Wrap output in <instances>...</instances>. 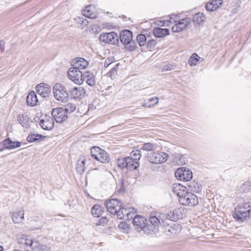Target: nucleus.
Returning <instances> with one entry per match:
<instances>
[{
  "mask_svg": "<svg viewBox=\"0 0 251 251\" xmlns=\"http://www.w3.org/2000/svg\"><path fill=\"white\" fill-rule=\"evenodd\" d=\"M132 33L129 30L122 31L120 35L121 42L126 46V50L132 51L137 48L136 43L132 40Z\"/></svg>",
  "mask_w": 251,
  "mask_h": 251,
  "instance_id": "nucleus-2",
  "label": "nucleus"
},
{
  "mask_svg": "<svg viewBox=\"0 0 251 251\" xmlns=\"http://www.w3.org/2000/svg\"><path fill=\"white\" fill-rule=\"evenodd\" d=\"M82 77L83 82L85 80L91 86L96 84V78L94 75L90 72H84Z\"/></svg>",
  "mask_w": 251,
  "mask_h": 251,
  "instance_id": "nucleus-22",
  "label": "nucleus"
},
{
  "mask_svg": "<svg viewBox=\"0 0 251 251\" xmlns=\"http://www.w3.org/2000/svg\"><path fill=\"white\" fill-rule=\"evenodd\" d=\"M22 145V143L19 141H12L9 138H7L3 141V146L6 149H14L20 147Z\"/></svg>",
  "mask_w": 251,
  "mask_h": 251,
  "instance_id": "nucleus-23",
  "label": "nucleus"
},
{
  "mask_svg": "<svg viewBox=\"0 0 251 251\" xmlns=\"http://www.w3.org/2000/svg\"><path fill=\"white\" fill-rule=\"evenodd\" d=\"M63 109H64L67 114L71 113L75 110L76 106L72 103H68L63 107Z\"/></svg>",
  "mask_w": 251,
  "mask_h": 251,
  "instance_id": "nucleus-43",
  "label": "nucleus"
},
{
  "mask_svg": "<svg viewBox=\"0 0 251 251\" xmlns=\"http://www.w3.org/2000/svg\"><path fill=\"white\" fill-rule=\"evenodd\" d=\"M29 120L28 117L24 114L20 115L18 117V121L19 123L25 128H28L29 127Z\"/></svg>",
  "mask_w": 251,
  "mask_h": 251,
  "instance_id": "nucleus-34",
  "label": "nucleus"
},
{
  "mask_svg": "<svg viewBox=\"0 0 251 251\" xmlns=\"http://www.w3.org/2000/svg\"><path fill=\"white\" fill-rule=\"evenodd\" d=\"M68 90L62 84L56 83L53 87V93L55 99L60 102H66L69 100Z\"/></svg>",
  "mask_w": 251,
  "mask_h": 251,
  "instance_id": "nucleus-3",
  "label": "nucleus"
},
{
  "mask_svg": "<svg viewBox=\"0 0 251 251\" xmlns=\"http://www.w3.org/2000/svg\"><path fill=\"white\" fill-rule=\"evenodd\" d=\"M174 66H175L173 65L168 64L167 65L164 66L163 67L162 71H168L173 70L175 68Z\"/></svg>",
  "mask_w": 251,
  "mask_h": 251,
  "instance_id": "nucleus-52",
  "label": "nucleus"
},
{
  "mask_svg": "<svg viewBox=\"0 0 251 251\" xmlns=\"http://www.w3.org/2000/svg\"><path fill=\"white\" fill-rule=\"evenodd\" d=\"M37 247H35L34 250H37L38 251H50V247L47 245H41L38 242V246Z\"/></svg>",
  "mask_w": 251,
  "mask_h": 251,
  "instance_id": "nucleus-46",
  "label": "nucleus"
},
{
  "mask_svg": "<svg viewBox=\"0 0 251 251\" xmlns=\"http://www.w3.org/2000/svg\"><path fill=\"white\" fill-rule=\"evenodd\" d=\"M109 221L107 217H101L99 221V222L97 223V225H102L104 226Z\"/></svg>",
  "mask_w": 251,
  "mask_h": 251,
  "instance_id": "nucleus-49",
  "label": "nucleus"
},
{
  "mask_svg": "<svg viewBox=\"0 0 251 251\" xmlns=\"http://www.w3.org/2000/svg\"><path fill=\"white\" fill-rule=\"evenodd\" d=\"M156 148L157 146L155 144H153L149 142L143 144L140 149L143 151H154L156 150Z\"/></svg>",
  "mask_w": 251,
  "mask_h": 251,
  "instance_id": "nucleus-38",
  "label": "nucleus"
},
{
  "mask_svg": "<svg viewBox=\"0 0 251 251\" xmlns=\"http://www.w3.org/2000/svg\"><path fill=\"white\" fill-rule=\"evenodd\" d=\"M103 211V208L99 204L94 205L91 209L92 214L95 217H99Z\"/></svg>",
  "mask_w": 251,
  "mask_h": 251,
  "instance_id": "nucleus-35",
  "label": "nucleus"
},
{
  "mask_svg": "<svg viewBox=\"0 0 251 251\" xmlns=\"http://www.w3.org/2000/svg\"><path fill=\"white\" fill-rule=\"evenodd\" d=\"M157 44V41L155 39H151L147 43V47L150 50L152 49Z\"/></svg>",
  "mask_w": 251,
  "mask_h": 251,
  "instance_id": "nucleus-48",
  "label": "nucleus"
},
{
  "mask_svg": "<svg viewBox=\"0 0 251 251\" xmlns=\"http://www.w3.org/2000/svg\"><path fill=\"white\" fill-rule=\"evenodd\" d=\"M102 150L99 147H93L91 149V154L93 158L96 159L98 158V154Z\"/></svg>",
  "mask_w": 251,
  "mask_h": 251,
  "instance_id": "nucleus-45",
  "label": "nucleus"
},
{
  "mask_svg": "<svg viewBox=\"0 0 251 251\" xmlns=\"http://www.w3.org/2000/svg\"><path fill=\"white\" fill-rule=\"evenodd\" d=\"M146 221V219L144 217L137 215L133 218L132 223L135 228L138 231H140L142 230H144V229L147 228L146 227L147 223L145 222Z\"/></svg>",
  "mask_w": 251,
  "mask_h": 251,
  "instance_id": "nucleus-14",
  "label": "nucleus"
},
{
  "mask_svg": "<svg viewBox=\"0 0 251 251\" xmlns=\"http://www.w3.org/2000/svg\"><path fill=\"white\" fill-rule=\"evenodd\" d=\"M4 50V42L3 41H0V52H3Z\"/></svg>",
  "mask_w": 251,
  "mask_h": 251,
  "instance_id": "nucleus-54",
  "label": "nucleus"
},
{
  "mask_svg": "<svg viewBox=\"0 0 251 251\" xmlns=\"http://www.w3.org/2000/svg\"><path fill=\"white\" fill-rule=\"evenodd\" d=\"M170 31L167 28H162L161 27H156L153 30V34L158 38H163L169 35Z\"/></svg>",
  "mask_w": 251,
  "mask_h": 251,
  "instance_id": "nucleus-26",
  "label": "nucleus"
},
{
  "mask_svg": "<svg viewBox=\"0 0 251 251\" xmlns=\"http://www.w3.org/2000/svg\"><path fill=\"white\" fill-rule=\"evenodd\" d=\"M18 243L21 246V248L27 249L28 248L35 249L38 246V242L34 241L31 237L27 236H24L18 239Z\"/></svg>",
  "mask_w": 251,
  "mask_h": 251,
  "instance_id": "nucleus-10",
  "label": "nucleus"
},
{
  "mask_svg": "<svg viewBox=\"0 0 251 251\" xmlns=\"http://www.w3.org/2000/svg\"><path fill=\"white\" fill-rule=\"evenodd\" d=\"M37 251V250H34V249H32V251Z\"/></svg>",
  "mask_w": 251,
  "mask_h": 251,
  "instance_id": "nucleus-60",
  "label": "nucleus"
},
{
  "mask_svg": "<svg viewBox=\"0 0 251 251\" xmlns=\"http://www.w3.org/2000/svg\"><path fill=\"white\" fill-rule=\"evenodd\" d=\"M168 154L164 152H151L148 155V160L151 163L159 164L167 160Z\"/></svg>",
  "mask_w": 251,
  "mask_h": 251,
  "instance_id": "nucleus-6",
  "label": "nucleus"
},
{
  "mask_svg": "<svg viewBox=\"0 0 251 251\" xmlns=\"http://www.w3.org/2000/svg\"><path fill=\"white\" fill-rule=\"evenodd\" d=\"M200 57L196 53L193 54L188 60V64L192 66L197 65Z\"/></svg>",
  "mask_w": 251,
  "mask_h": 251,
  "instance_id": "nucleus-41",
  "label": "nucleus"
},
{
  "mask_svg": "<svg viewBox=\"0 0 251 251\" xmlns=\"http://www.w3.org/2000/svg\"><path fill=\"white\" fill-rule=\"evenodd\" d=\"M130 158L138 161L142 156L141 151L139 150L133 151L130 153Z\"/></svg>",
  "mask_w": 251,
  "mask_h": 251,
  "instance_id": "nucleus-44",
  "label": "nucleus"
},
{
  "mask_svg": "<svg viewBox=\"0 0 251 251\" xmlns=\"http://www.w3.org/2000/svg\"><path fill=\"white\" fill-rule=\"evenodd\" d=\"M146 227H147V228L144 229V231L145 233L148 234H155L158 232V230L157 229L158 227L153 226L152 225H148V224H147Z\"/></svg>",
  "mask_w": 251,
  "mask_h": 251,
  "instance_id": "nucleus-39",
  "label": "nucleus"
},
{
  "mask_svg": "<svg viewBox=\"0 0 251 251\" xmlns=\"http://www.w3.org/2000/svg\"><path fill=\"white\" fill-rule=\"evenodd\" d=\"M178 201L180 204L190 207L196 206L199 203L197 196L188 191L182 198L178 199Z\"/></svg>",
  "mask_w": 251,
  "mask_h": 251,
  "instance_id": "nucleus-5",
  "label": "nucleus"
},
{
  "mask_svg": "<svg viewBox=\"0 0 251 251\" xmlns=\"http://www.w3.org/2000/svg\"><path fill=\"white\" fill-rule=\"evenodd\" d=\"M233 217L239 223L251 218V206L248 202L238 205L235 208Z\"/></svg>",
  "mask_w": 251,
  "mask_h": 251,
  "instance_id": "nucleus-1",
  "label": "nucleus"
},
{
  "mask_svg": "<svg viewBox=\"0 0 251 251\" xmlns=\"http://www.w3.org/2000/svg\"><path fill=\"white\" fill-rule=\"evenodd\" d=\"M119 227L124 229H126L128 228V225L126 222H122L119 224Z\"/></svg>",
  "mask_w": 251,
  "mask_h": 251,
  "instance_id": "nucleus-53",
  "label": "nucleus"
},
{
  "mask_svg": "<svg viewBox=\"0 0 251 251\" xmlns=\"http://www.w3.org/2000/svg\"><path fill=\"white\" fill-rule=\"evenodd\" d=\"M38 101L37 95L34 91H31L27 96L26 102L27 105L33 106Z\"/></svg>",
  "mask_w": 251,
  "mask_h": 251,
  "instance_id": "nucleus-28",
  "label": "nucleus"
},
{
  "mask_svg": "<svg viewBox=\"0 0 251 251\" xmlns=\"http://www.w3.org/2000/svg\"><path fill=\"white\" fill-rule=\"evenodd\" d=\"M117 164L121 169L126 168L130 171L135 170L139 167L138 161L133 160L130 157L118 159Z\"/></svg>",
  "mask_w": 251,
  "mask_h": 251,
  "instance_id": "nucleus-4",
  "label": "nucleus"
},
{
  "mask_svg": "<svg viewBox=\"0 0 251 251\" xmlns=\"http://www.w3.org/2000/svg\"><path fill=\"white\" fill-rule=\"evenodd\" d=\"M70 93V96L74 99H81L84 97L85 90L82 87H75L72 90H68Z\"/></svg>",
  "mask_w": 251,
  "mask_h": 251,
  "instance_id": "nucleus-17",
  "label": "nucleus"
},
{
  "mask_svg": "<svg viewBox=\"0 0 251 251\" xmlns=\"http://www.w3.org/2000/svg\"><path fill=\"white\" fill-rule=\"evenodd\" d=\"M136 40L139 46L142 47L145 45L147 41V38L144 34H140L137 36Z\"/></svg>",
  "mask_w": 251,
  "mask_h": 251,
  "instance_id": "nucleus-42",
  "label": "nucleus"
},
{
  "mask_svg": "<svg viewBox=\"0 0 251 251\" xmlns=\"http://www.w3.org/2000/svg\"><path fill=\"white\" fill-rule=\"evenodd\" d=\"M83 73L77 68L72 67L68 71V77L75 84H81L83 83Z\"/></svg>",
  "mask_w": 251,
  "mask_h": 251,
  "instance_id": "nucleus-7",
  "label": "nucleus"
},
{
  "mask_svg": "<svg viewBox=\"0 0 251 251\" xmlns=\"http://www.w3.org/2000/svg\"><path fill=\"white\" fill-rule=\"evenodd\" d=\"M183 217V210L181 208H176L168 212L167 218L173 221H176Z\"/></svg>",
  "mask_w": 251,
  "mask_h": 251,
  "instance_id": "nucleus-19",
  "label": "nucleus"
},
{
  "mask_svg": "<svg viewBox=\"0 0 251 251\" xmlns=\"http://www.w3.org/2000/svg\"><path fill=\"white\" fill-rule=\"evenodd\" d=\"M175 176L179 180L188 181L192 178L193 174L191 171L186 168L181 167L176 170Z\"/></svg>",
  "mask_w": 251,
  "mask_h": 251,
  "instance_id": "nucleus-9",
  "label": "nucleus"
},
{
  "mask_svg": "<svg viewBox=\"0 0 251 251\" xmlns=\"http://www.w3.org/2000/svg\"><path fill=\"white\" fill-rule=\"evenodd\" d=\"M244 185L247 186L249 187V189L251 190V181L247 182Z\"/></svg>",
  "mask_w": 251,
  "mask_h": 251,
  "instance_id": "nucleus-56",
  "label": "nucleus"
},
{
  "mask_svg": "<svg viewBox=\"0 0 251 251\" xmlns=\"http://www.w3.org/2000/svg\"><path fill=\"white\" fill-rule=\"evenodd\" d=\"M181 229V227L180 225L174 224L166 230L165 233L166 236L169 238H173L177 235L180 233Z\"/></svg>",
  "mask_w": 251,
  "mask_h": 251,
  "instance_id": "nucleus-21",
  "label": "nucleus"
},
{
  "mask_svg": "<svg viewBox=\"0 0 251 251\" xmlns=\"http://www.w3.org/2000/svg\"><path fill=\"white\" fill-rule=\"evenodd\" d=\"M149 222L151 225L158 227L160 225V221L153 213H151L149 218Z\"/></svg>",
  "mask_w": 251,
  "mask_h": 251,
  "instance_id": "nucleus-40",
  "label": "nucleus"
},
{
  "mask_svg": "<svg viewBox=\"0 0 251 251\" xmlns=\"http://www.w3.org/2000/svg\"><path fill=\"white\" fill-rule=\"evenodd\" d=\"M94 8L91 5L86 7L83 12V15L89 19H95L97 17V13L94 11Z\"/></svg>",
  "mask_w": 251,
  "mask_h": 251,
  "instance_id": "nucleus-29",
  "label": "nucleus"
},
{
  "mask_svg": "<svg viewBox=\"0 0 251 251\" xmlns=\"http://www.w3.org/2000/svg\"><path fill=\"white\" fill-rule=\"evenodd\" d=\"M148 101L151 105V107L157 104L158 103V99L157 97H153L150 98Z\"/></svg>",
  "mask_w": 251,
  "mask_h": 251,
  "instance_id": "nucleus-50",
  "label": "nucleus"
},
{
  "mask_svg": "<svg viewBox=\"0 0 251 251\" xmlns=\"http://www.w3.org/2000/svg\"><path fill=\"white\" fill-rule=\"evenodd\" d=\"M191 20L186 18L182 19L179 22L173 26L172 30L173 32H179L186 29L190 25Z\"/></svg>",
  "mask_w": 251,
  "mask_h": 251,
  "instance_id": "nucleus-15",
  "label": "nucleus"
},
{
  "mask_svg": "<svg viewBox=\"0 0 251 251\" xmlns=\"http://www.w3.org/2000/svg\"><path fill=\"white\" fill-rule=\"evenodd\" d=\"M51 115L57 123H61L68 119L67 113L63 107L54 108L52 110Z\"/></svg>",
  "mask_w": 251,
  "mask_h": 251,
  "instance_id": "nucleus-12",
  "label": "nucleus"
},
{
  "mask_svg": "<svg viewBox=\"0 0 251 251\" xmlns=\"http://www.w3.org/2000/svg\"><path fill=\"white\" fill-rule=\"evenodd\" d=\"M45 137L39 134H30L27 137V140L29 142H34L40 141Z\"/></svg>",
  "mask_w": 251,
  "mask_h": 251,
  "instance_id": "nucleus-36",
  "label": "nucleus"
},
{
  "mask_svg": "<svg viewBox=\"0 0 251 251\" xmlns=\"http://www.w3.org/2000/svg\"><path fill=\"white\" fill-rule=\"evenodd\" d=\"M187 190L186 187L180 184L175 183L173 185V193L178 197V199L182 198L187 193Z\"/></svg>",
  "mask_w": 251,
  "mask_h": 251,
  "instance_id": "nucleus-20",
  "label": "nucleus"
},
{
  "mask_svg": "<svg viewBox=\"0 0 251 251\" xmlns=\"http://www.w3.org/2000/svg\"><path fill=\"white\" fill-rule=\"evenodd\" d=\"M159 22V23L158 24V25L159 26H162L167 25H165L164 21H160Z\"/></svg>",
  "mask_w": 251,
  "mask_h": 251,
  "instance_id": "nucleus-57",
  "label": "nucleus"
},
{
  "mask_svg": "<svg viewBox=\"0 0 251 251\" xmlns=\"http://www.w3.org/2000/svg\"><path fill=\"white\" fill-rule=\"evenodd\" d=\"M187 185L188 189L194 193H198L201 191V186L196 181H191Z\"/></svg>",
  "mask_w": 251,
  "mask_h": 251,
  "instance_id": "nucleus-32",
  "label": "nucleus"
},
{
  "mask_svg": "<svg viewBox=\"0 0 251 251\" xmlns=\"http://www.w3.org/2000/svg\"><path fill=\"white\" fill-rule=\"evenodd\" d=\"M99 39L105 43L115 45L118 43V35L116 32L114 31L109 33H102L100 35Z\"/></svg>",
  "mask_w": 251,
  "mask_h": 251,
  "instance_id": "nucleus-8",
  "label": "nucleus"
},
{
  "mask_svg": "<svg viewBox=\"0 0 251 251\" xmlns=\"http://www.w3.org/2000/svg\"><path fill=\"white\" fill-rule=\"evenodd\" d=\"M134 212L135 209L133 208L126 209L121 207L116 214L119 219L129 221L133 218L132 215Z\"/></svg>",
  "mask_w": 251,
  "mask_h": 251,
  "instance_id": "nucleus-11",
  "label": "nucleus"
},
{
  "mask_svg": "<svg viewBox=\"0 0 251 251\" xmlns=\"http://www.w3.org/2000/svg\"><path fill=\"white\" fill-rule=\"evenodd\" d=\"M36 90L38 95L45 98L49 97L51 92L50 87L44 83L38 84L36 87Z\"/></svg>",
  "mask_w": 251,
  "mask_h": 251,
  "instance_id": "nucleus-16",
  "label": "nucleus"
},
{
  "mask_svg": "<svg viewBox=\"0 0 251 251\" xmlns=\"http://www.w3.org/2000/svg\"><path fill=\"white\" fill-rule=\"evenodd\" d=\"M142 106L145 107H151V105L149 103V101L148 102H144L142 103Z\"/></svg>",
  "mask_w": 251,
  "mask_h": 251,
  "instance_id": "nucleus-55",
  "label": "nucleus"
},
{
  "mask_svg": "<svg viewBox=\"0 0 251 251\" xmlns=\"http://www.w3.org/2000/svg\"><path fill=\"white\" fill-rule=\"evenodd\" d=\"M119 66V64L117 63L112 67L111 69L107 73V76L110 77L112 79H115L116 78Z\"/></svg>",
  "mask_w": 251,
  "mask_h": 251,
  "instance_id": "nucleus-37",
  "label": "nucleus"
},
{
  "mask_svg": "<svg viewBox=\"0 0 251 251\" xmlns=\"http://www.w3.org/2000/svg\"><path fill=\"white\" fill-rule=\"evenodd\" d=\"M39 124L43 129L50 130L54 127V120L51 117L46 116L40 120Z\"/></svg>",
  "mask_w": 251,
  "mask_h": 251,
  "instance_id": "nucleus-18",
  "label": "nucleus"
},
{
  "mask_svg": "<svg viewBox=\"0 0 251 251\" xmlns=\"http://www.w3.org/2000/svg\"><path fill=\"white\" fill-rule=\"evenodd\" d=\"M107 211L112 214H115L119 209L122 206V203L116 199H112L105 202Z\"/></svg>",
  "mask_w": 251,
  "mask_h": 251,
  "instance_id": "nucleus-13",
  "label": "nucleus"
},
{
  "mask_svg": "<svg viewBox=\"0 0 251 251\" xmlns=\"http://www.w3.org/2000/svg\"><path fill=\"white\" fill-rule=\"evenodd\" d=\"M114 61H112V59L108 58L106 59L104 62V67L107 68L109 66H113V64Z\"/></svg>",
  "mask_w": 251,
  "mask_h": 251,
  "instance_id": "nucleus-51",
  "label": "nucleus"
},
{
  "mask_svg": "<svg viewBox=\"0 0 251 251\" xmlns=\"http://www.w3.org/2000/svg\"><path fill=\"white\" fill-rule=\"evenodd\" d=\"M89 65L88 62L83 58H77L74 62V67L80 71L85 69Z\"/></svg>",
  "mask_w": 251,
  "mask_h": 251,
  "instance_id": "nucleus-25",
  "label": "nucleus"
},
{
  "mask_svg": "<svg viewBox=\"0 0 251 251\" xmlns=\"http://www.w3.org/2000/svg\"><path fill=\"white\" fill-rule=\"evenodd\" d=\"M86 159L83 156L78 158L76 165V169L77 172L79 174H82L85 172V164Z\"/></svg>",
  "mask_w": 251,
  "mask_h": 251,
  "instance_id": "nucleus-27",
  "label": "nucleus"
},
{
  "mask_svg": "<svg viewBox=\"0 0 251 251\" xmlns=\"http://www.w3.org/2000/svg\"><path fill=\"white\" fill-rule=\"evenodd\" d=\"M12 220L15 223H20L24 220V210L13 212L12 216Z\"/></svg>",
  "mask_w": 251,
  "mask_h": 251,
  "instance_id": "nucleus-30",
  "label": "nucleus"
},
{
  "mask_svg": "<svg viewBox=\"0 0 251 251\" xmlns=\"http://www.w3.org/2000/svg\"><path fill=\"white\" fill-rule=\"evenodd\" d=\"M3 251V248L0 246V251Z\"/></svg>",
  "mask_w": 251,
  "mask_h": 251,
  "instance_id": "nucleus-58",
  "label": "nucleus"
},
{
  "mask_svg": "<svg viewBox=\"0 0 251 251\" xmlns=\"http://www.w3.org/2000/svg\"><path fill=\"white\" fill-rule=\"evenodd\" d=\"M78 22L80 23V27L81 28L86 27L88 25V21L87 19H84L82 17H78L77 18Z\"/></svg>",
  "mask_w": 251,
  "mask_h": 251,
  "instance_id": "nucleus-47",
  "label": "nucleus"
},
{
  "mask_svg": "<svg viewBox=\"0 0 251 251\" xmlns=\"http://www.w3.org/2000/svg\"><path fill=\"white\" fill-rule=\"evenodd\" d=\"M205 17L202 13L195 14L192 18V21L195 25H200L203 23Z\"/></svg>",
  "mask_w": 251,
  "mask_h": 251,
  "instance_id": "nucleus-33",
  "label": "nucleus"
},
{
  "mask_svg": "<svg viewBox=\"0 0 251 251\" xmlns=\"http://www.w3.org/2000/svg\"><path fill=\"white\" fill-rule=\"evenodd\" d=\"M4 148H1L0 149V151H3L4 149Z\"/></svg>",
  "mask_w": 251,
  "mask_h": 251,
  "instance_id": "nucleus-59",
  "label": "nucleus"
},
{
  "mask_svg": "<svg viewBox=\"0 0 251 251\" xmlns=\"http://www.w3.org/2000/svg\"><path fill=\"white\" fill-rule=\"evenodd\" d=\"M96 160L102 163H106L110 161V158L109 154L102 150L101 152H99Z\"/></svg>",
  "mask_w": 251,
  "mask_h": 251,
  "instance_id": "nucleus-31",
  "label": "nucleus"
},
{
  "mask_svg": "<svg viewBox=\"0 0 251 251\" xmlns=\"http://www.w3.org/2000/svg\"><path fill=\"white\" fill-rule=\"evenodd\" d=\"M223 3V0H212L206 4L205 8L209 11H213L219 8Z\"/></svg>",
  "mask_w": 251,
  "mask_h": 251,
  "instance_id": "nucleus-24",
  "label": "nucleus"
}]
</instances>
